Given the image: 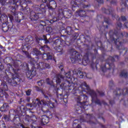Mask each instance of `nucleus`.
I'll list each match as a JSON object with an SVG mask.
<instances>
[{"label": "nucleus", "mask_w": 128, "mask_h": 128, "mask_svg": "<svg viewBox=\"0 0 128 128\" xmlns=\"http://www.w3.org/2000/svg\"><path fill=\"white\" fill-rule=\"evenodd\" d=\"M2 6H8L11 12V14L15 16V20L17 22H20L21 20H24V16L22 12H17L16 9L18 8V4L20 3L17 2L16 3V0H0Z\"/></svg>", "instance_id": "nucleus-1"}, {"label": "nucleus", "mask_w": 128, "mask_h": 128, "mask_svg": "<svg viewBox=\"0 0 128 128\" xmlns=\"http://www.w3.org/2000/svg\"><path fill=\"white\" fill-rule=\"evenodd\" d=\"M71 62L72 64H74L78 61L80 64H82L84 66H86L88 62V53L86 54L84 56L80 55L76 50H72L70 51Z\"/></svg>", "instance_id": "nucleus-2"}, {"label": "nucleus", "mask_w": 128, "mask_h": 128, "mask_svg": "<svg viewBox=\"0 0 128 128\" xmlns=\"http://www.w3.org/2000/svg\"><path fill=\"white\" fill-rule=\"evenodd\" d=\"M66 77L64 76L62 74H58L56 76V82L58 84H60V82L64 84V82H68L69 84L72 82V84L68 86V90H74V83L70 78V72L69 71L68 73L65 74Z\"/></svg>", "instance_id": "nucleus-3"}, {"label": "nucleus", "mask_w": 128, "mask_h": 128, "mask_svg": "<svg viewBox=\"0 0 128 128\" xmlns=\"http://www.w3.org/2000/svg\"><path fill=\"white\" fill-rule=\"evenodd\" d=\"M80 88L82 92H88L92 98V102H95L98 104H100V102L96 98V94L94 91L91 90L86 82H82L80 85Z\"/></svg>", "instance_id": "nucleus-4"}, {"label": "nucleus", "mask_w": 128, "mask_h": 128, "mask_svg": "<svg viewBox=\"0 0 128 128\" xmlns=\"http://www.w3.org/2000/svg\"><path fill=\"white\" fill-rule=\"evenodd\" d=\"M46 104H50V106L52 108H54V103H51L50 102H44V100H40L38 98H36V100H33L32 105L34 108H44V106H46Z\"/></svg>", "instance_id": "nucleus-5"}, {"label": "nucleus", "mask_w": 128, "mask_h": 128, "mask_svg": "<svg viewBox=\"0 0 128 128\" xmlns=\"http://www.w3.org/2000/svg\"><path fill=\"white\" fill-rule=\"evenodd\" d=\"M64 16H66L64 11H62V10H59L58 14H56V11H53L52 12V18H53L52 20L53 22H58L60 18H64Z\"/></svg>", "instance_id": "nucleus-6"}, {"label": "nucleus", "mask_w": 128, "mask_h": 128, "mask_svg": "<svg viewBox=\"0 0 128 128\" xmlns=\"http://www.w3.org/2000/svg\"><path fill=\"white\" fill-rule=\"evenodd\" d=\"M45 4H46V6L48 7V8H49L50 12H54V9L56 8V1L54 0H50L49 2H45Z\"/></svg>", "instance_id": "nucleus-7"}, {"label": "nucleus", "mask_w": 128, "mask_h": 128, "mask_svg": "<svg viewBox=\"0 0 128 128\" xmlns=\"http://www.w3.org/2000/svg\"><path fill=\"white\" fill-rule=\"evenodd\" d=\"M42 13L40 12H36V11H32L30 14V18L31 20H38L40 16V14Z\"/></svg>", "instance_id": "nucleus-8"}, {"label": "nucleus", "mask_w": 128, "mask_h": 128, "mask_svg": "<svg viewBox=\"0 0 128 128\" xmlns=\"http://www.w3.org/2000/svg\"><path fill=\"white\" fill-rule=\"evenodd\" d=\"M84 2V0H75V2L74 1L72 2V4L74 2V4L72 8H76V6H82L84 8H88V6H84V4L82 2Z\"/></svg>", "instance_id": "nucleus-9"}, {"label": "nucleus", "mask_w": 128, "mask_h": 128, "mask_svg": "<svg viewBox=\"0 0 128 128\" xmlns=\"http://www.w3.org/2000/svg\"><path fill=\"white\" fill-rule=\"evenodd\" d=\"M66 41L64 40H60L58 39L56 40L54 42L53 46L54 48L56 46H66Z\"/></svg>", "instance_id": "nucleus-10"}, {"label": "nucleus", "mask_w": 128, "mask_h": 128, "mask_svg": "<svg viewBox=\"0 0 128 128\" xmlns=\"http://www.w3.org/2000/svg\"><path fill=\"white\" fill-rule=\"evenodd\" d=\"M37 66L38 68H40V70H46V68H50V65L43 62H40Z\"/></svg>", "instance_id": "nucleus-11"}, {"label": "nucleus", "mask_w": 128, "mask_h": 128, "mask_svg": "<svg viewBox=\"0 0 128 128\" xmlns=\"http://www.w3.org/2000/svg\"><path fill=\"white\" fill-rule=\"evenodd\" d=\"M18 80V76H16V74H14L12 75V78L8 79V82L9 84H12V86H16L18 84V82H16V80Z\"/></svg>", "instance_id": "nucleus-12"}, {"label": "nucleus", "mask_w": 128, "mask_h": 128, "mask_svg": "<svg viewBox=\"0 0 128 128\" xmlns=\"http://www.w3.org/2000/svg\"><path fill=\"white\" fill-rule=\"evenodd\" d=\"M26 74L27 76V78L30 80L33 76H34L36 74V72L34 70H30L26 72Z\"/></svg>", "instance_id": "nucleus-13"}, {"label": "nucleus", "mask_w": 128, "mask_h": 128, "mask_svg": "<svg viewBox=\"0 0 128 128\" xmlns=\"http://www.w3.org/2000/svg\"><path fill=\"white\" fill-rule=\"evenodd\" d=\"M75 16H81V17L86 16V12L82 10H78L75 12Z\"/></svg>", "instance_id": "nucleus-14"}, {"label": "nucleus", "mask_w": 128, "mask_h": 128, "mask_svg": "<svg viewBox=\"0 0 128 128\" xmlns=\"http://www.w3.org/2000/svg\"><path fill=\"white\" fill-rule=\"evenodd\" d=\"M10 28V30H12V25L8 26V24H3L2 30H3V32H8V30Z\"/></svg>", "instance_id": "nucleus-15"}, {"label": "nucleus", "mask_w": 128, "mask_h": 128, "mask_svg": "<svg viewBox=\"0 0 128 128\" xmlns=\"http://www.w3.org/2000/svg\"><path fill=\"white\" fill-rule=\"evenodd\" d=\"M49 118L48 117L46 116H42V120H41V124H42L45 125L46 124H48L49 122Z\"/></svg>", "instance_id": "nucleus-16"}, {"label": "nucleus", "mask_w": 128, "mask_h": 128, "mask_svg": "<svg viewBox=\"0 0 128 128\" xmlns=\"http://www.w3.org/2000/svg\"><path fill=\"white\" fill-rule=\"evenodd\" d=\"M42 56L44 60H52V55L50 54V53L44 54Z\"/></svg>", "instance_id": "nucleus-17"}, {"label": "nucleus", "mask_w": 128, "mask_h": 128, "mask_svg": "<svg viewBox=\"0 0 128 128\" xmlns=\"http://www.w3.org/2000/svg\"><path fill=\"white\" fill-rule=\"evenodd\" d=\"M20 10H21V12H24V14H28L30 12V8L28 7H24V6H21Z\"/></svg>", "instance_id": "nucleus-18"}, {"label": "nucleus", "mask_w": 128, "mask_h": 128, "mask_svg": "<svg viewBox=\"0 0 128 128\" xmlns=\"http://www.w3.org/2000/svg\"><path fill=\"white\" fill-rule=\"evenodd\" d=\"M76 74H77L78 78H84L88 76L86 73L84 72H82L80 70L78 71Z\"/></svg>", "instance_id": "nucleus-19"}, {"label": "nucleus", "mask_w": 128, "mask_h": 128, "mask_svg": "<svg viewBox=\"0 0 128 128\" xmlns=\"http://www.w3.org/2000/svg\"><path fill=\"white\" fill-rule=\"evenodd\" d=\"M36 40L37 42H38V40H44V44H48V42H50V41L48 40L46 36L45 35H44L42 38H36Z\"/></svg>", "instance_id": "nucleus-20"}, {"label": "nucleus", "mask_w": 128, "mask_h": 128, "mask_svg": "<svg viewBox=\"0 0 128 128\" xmlns=\"http://www.w3.org/2000/svg\"><path fill=\"white\" fill-rule=\"evenodd\" d=\"M118 56H115L114 58L112 56L109 57V58L107 60V62H108V66H110V62H114L116 60H118Z\"/></svg>", "instance_id": "nucleus-21"}, {"label": "nucleus", "mask_w": 128, "mask_h": 128, "mask_svg": "<svg viewBox=\"0 0 128 128\" xmlns=\"http://www.w3.org/2000/svg\"><path fill=\"white\" fill-rule=\"evenodd\" d=\"M52 22H54L52 19L50 21L46 20V22L42 20L40 22V26H46L48 24H52Z\"/></svg>", "instance_id": "nucleus-22"}, {"label": "nucleus", "mask_w": 128, "mask_h": 128, "mask_svg": "<svg viewBox=\"0 0 128 128\" xmlns=\"http://www.w3.org/2000/svg\"><path fill=\"white\" fill-rule=\"evenodd\" d=\"M10 106H8V104H4L3 106L1 107L2 112H6V110H8V108Z\"/></svg>", "instance_id": "nucleus-23"}, {"label": "nucleus", "mask_w": 128, "mask_h": 128, "mask_svg": "<svg viewBox=\"0 0 128 128\" xmlns=\"http://www.w3.org/2000/svg\"><path fill=\"white\" fill-rule=\"evenodd\" d=\"M0 20H4V22H8V16L6 14H3L1 16Z\"/></svg>", "instance_id": "nucleus-24"}, {"label": "nucleus", "mask_w": 128, "mask_h": 128, "mask_svg": "<svg viewBox=\"0 0 128 128\" xmlns=\"http://www.w3.org/2000/svg\"><path fill=\"white\" fill-rule=\"evenodd\" d=\"M62 46H64L60 45V46H56L54 48L56 50V52H62L63 50Z\"/></svg>", "instance_id": "nucleus-25"}, {"label": "nucleus", "mask_w": 128, "mask_h": 128, "mask_svg": "<svg viewBox=\"0 0 128 128\" xmlns=\"http://www.w3.org/2000/svg\"><path fill=\"white\" fill-rule=\"evenodd\" d=\"M121 6H122V12H124V8H126V2L122 1Z\"/></svg>", "instance_id": "nucleus-26"}, {"label": "nucleus", "mask_w": 128, "mask_h": 128, "mask_svg": "<svg viewBox=\"0 0 128 128\" xmlns=\"http://www.w3.org/2000/svg\"><path fill=\"white\" fill-rule=\"evenodd\" d=\"M65 16H72V11L70 10L64 11Z\"/></svg>", "instance_id": "nucleus-27"}, {"label": "nucleus", "mask_w": 128, "mask_h": 128, "mask_svg": "<svg viewBox=\"0 0 128 128\" xmlns=\"http://www.w3.org/2000/svg\"><path fill=\"white\" fill-rule=\"evenodd\" d=\"M66 32L68 34L70 35L71 34H72V28L68 27L66 29Z\"/></svg>", "instance_id": "nucleus-28"}, {"label": "nucleus", "mask_w": 128, "mask_h": 128, "mask_svg": "<svg viewBox=\"0 0 128 128\" xmlns=\"http://www.w3.org/2000/svg\"><path fill=\"white\" fill-rule=\"evenodd\" d=\"M46 5L44 4H41L40 6V8H38L37 9L38 10L39 12L40 10H42L43 12H44V10H46Z\"/></svg>", "instance_id": "nucleus-29"}, {"label": "nucleus", "mask_w": 128, "mask_h": 128, "mask_svg": "<svg viewBox=\"0 0 128 128\" xmlns=\"http://www.w3.org/2000/svg\"><path fill=\"white\" fill-rule=\"evenodd\" d=\"M34 52L36 54V56H38L39 54H40V52L38 50L37 48H35L34 50Z\"/></svg>", "instance_id": "nucleus-30"}, {"label": "nucleus", "mask_w": 128, "mask_h": 128, "mask_svg": "<svg viewBox=\"0 0 128 128\" xmlns=\"http://www.w3.org/2000/svg\"><path fill=\"white\" fill-rule=\"evenodd\" d=\"M112 18H113V20H114V18H116V20H120V17H118V15L113 14L112 15Z\"/></svg>", "instance_id": "nucleus-31"}, {"label": "nucleus", "mask_w": 128, "mask_h": 128, "mask_svg": "<svg viewBox=\"0 0 128 128\" xmlns=\"http://www.w3.org/2000/svg\"><path fill=\"white\" fill-rule=\"evenodd\" d=\"M126 74H127L126 71H122L121 72L120 76H124V78H126Z\"/></svg>", "instance_id": "nucleus-32"}, {"label": "nucleus", "mask_w": 128, "mask_h": 128, "mask_svg": "<svg viewBox=\"0 0 128 128\" xmlns=\"http://www.w3.org/2000/svg\"><path fill=\"white\" fill-rule=\"evenodd\" d=\"M20 60H18V62L16 61L14 62L13 66L15 68H17V66H18V64H20Z\"/></svg>", "instance_id": "nucleus-33"}, {"label": "nucleus", "mask_w": 128, "mask_h": 128, "mask_svg": "<svg viewBox=\"0 0 128 128\" xmlns=\"http://www.w3.org/2000/svg\"><path fill=\"white\" fill-rule=\"evenodd\" d=\"M0 128H6V124H4V122H0Z\"/></svg>", "instance_id": "nucleus-34"}, {"label": "nucleus", "mask_w": 128, "mask_h": 128, "mask_svg": "<svg viewBox=\"0 0 128 128\" xmlns=\"http://www.w3.org/2000/svg\"><path fill=\"white\" fill-rule=\"evenodd\" d=\"M114 42H115V44H118V42L120 44H120H122V42H120V40H118V39L114 38Z\"/></svg>", "instance_id": "nucleus-35"}, {"label": "nucleus", "mask_w": 128, "mask_h": 128, "mask_svg": "<svg viewBox=\"0 0 128 128\" xmlns=\"http://www.w3.org/2000/svg\"><path fill=\"white\" fill-rule=\"evenodd\" d=\"M58 68H60V70H64V64L62 63H61L58 65Z\"/></svg>", "instance_id": "nucleus-36"}, {"label": "nucleus", "mask_w": 128, "mask_h": 128, "mask_svg": "<svg viewBox=\"0 0 128 128\" xmlns=\"http://www.w3.org/2000/svg\"><path fill=\"white\" fill-rule=\"evenodd\" d=\"M44 80H40V81L38 82V86H42V84H44Z\"/></svg>", "instance_id": "nucleus-37"}, {"label": "nucleus", "mask_w": 128, "mask_h": 128, "mask_svg": "<svg viewBox=\"0 0 128 128\" xmlns=\"http://www.w3.org/2000/svg\"><path fill=\"white\" fill-rule=\"evenodd\" d=\"M8 16L10 20V22H12L14 20V16L12 15V14H8Z\"/></svg>", "instance_id": "nucleus-38"}, {"label": "nucleus", "mask_w": 128, "mask_h": 128, "mask_svg": "<svg viewBox=\"0 0 128 128\" xmlns=\"http://www.w3.org/2000/svg\"><path fill=\"white\" fill-rule=\"evenodd\" d=\"M101 68H102V72H106V70H108L106 65H104V66L101 67Z\"/></svg>", "instance_id": "nucleus-39"}, {"label": "nucleus", "mask_w": 128, "mask_h": 128, "mask_svg": "<svg viewBox=\"0 0 128 128\" xmlns=\"http://www.w3.org/2000/svg\"><path fill=\"white\" fill-rule=\"evenodd\" d=\"M30 92H32V90L29 89L26 92V96H30Z\"/></svg>", "instance_id": "nucleus-40"}, {"label": "nucleus", "mask_w": 128, "mask_h": 128, "mask_svg": "<svg viewBox=\"0 0 128 128\" xmlns=\"http://www.w3.org/2000/svg\"><path fill=\"white\" fill-rule=\"evenodd\" d=\"M15 2H16V4L17 2H20V4H18V6H20V8H22V6H23L22 5V2H20V0H19L18 1H17V2L15 0Z\"/></svg>", "instance_id": "nucleus-41"}, {"label": "nucleus", "mask_w": 128, "mask_h": 128, "mask_svg": "<svg viewBox=\"0 0 128 128\" xmlns=\"http://www.w3.org/2000/svg\"><path fill=\"white\" fill-rule=\"evenodd\" d=\"M97 2L99 4H104V0H96Z\"/></svg>", "instance_id": "nucleus-42"}, {"label": "nucleus", "mask_w": 128, "mask_h": 128, "mask_svg": "<svg viewBox=\"0 0 128 128\" xmlns=\"http://www.w3.org/2000/svg\"><path fill=\"white\" fill-rule=\"evenodd\" d=\"M25 54H26V56H27V58H30V55L28 52H25Z\"/></svg>", "instance_id": "nucleus-43"}, {"label": "nucleus", "mask_w": 128, "mask_h": 128, "mask_svg": "<svg viewBox=\"0 0 128 128\" xmlns=\"http://www.w3.org/2000/svg\"><path fill=\"white\" fill-rule=\"evenodd\" d=\"M121 20L123 21L124 22L126 21V17L124 16H121Z\"/></svg>", "instance_id": "nucleus-44"}, {"label": "nucleus", "mask_w": 128, "mask_h": 128, "mask_svg": "<svg viewBox=\"0 0 128 128\" xmlns=\"http://www.w3.org/2000/svg\"><path fill=\"white\" fill-rule=\"evenodd\" d=\"M98 93L99 94L100 96H104V92L98 91Z\"/></svg>", "instance_id": "nucleus-45"}, {"label": "nucleus", "mask_w": 128, "mask_h": 128, "mask_svg": "<svg viewBox=\"0 0 128 128\" xmlns=\"http://www.w3.org/2000/svg\"><path fill=\"white\" fill-rule=\"evenodd\" d=\"M4 118L5 119V120H8V117L6 115L4 116Z\"/></svg>", "instance_id": "nucleus-46"}, {"label": "nucleus", "mask_w": 128, "mask_h": 128, "mask_svg": "<svg viewBox=\"0 0 128 128\" xmlns=\"http://www.w3.org/2000/svg\"><path fill=\"white\" fill-rule=\"evenodd\" d=\"M25 118L27 122H30V117L29 116H26Z\"/></svg>", "instance_id": "nucleus-47"}, {"label": "nucleus", "mask_w": 128, "mask_h": 128, "mask_svg": "<svg viewBox=\"0 0 128 128\" xmlns=\"http://www.w3.org/2000/svg\"><path fill=\"white\" fill-rule=\"evenodd\" d=\"M106 14H110V11L108 10H105Z\"/></svg>", "instance_id": "nucleus-48"}, {"label": "nucleus", "mask_w": 128, "mask_h": 128, "mask_svg": "<svg viewBox=\"0 0 128 128\" xmlns=\"http://www.w3.org/2000/svg\"><path fill=\"white\" fill-rule=\"evenodd\" d=\"M108 20H109L108 18H104V22H106V24H109Z\"/></svg>", "instance_id": "nucleus-49"}, {"label": "nucleus", "mask_w": 128, "mask_h": 128, "mask_svg": "<svg viewBox=\"0 0 128 128\" xmlns=\"http://www.w3.org/2000/svg\"><path fill=\"white\" fill-rule=\"evenodd\" d=\"M122 36H128V34L127 32H124V34H122Z\"/></svg>", "instance_id": "nucleus-50"}, {"label": "nucleus", "mask_w": 128, "mask_h": 128, "mask_svg": "<svg viewBox=\"0 0 128 128\" xmlns=\"http://www.w3.org/2000/svg\"><path fill=\"white\" fill-rule=\"evenodd\" d=\"M50 30H52V27H50V26L46 27V30H48V32H50Z\"/></svg>", "instance_id": "nucleus-51"}, {"label": "nucleus", "mask_w": 128, "mask_h": 128, "mask_svg": "<svg viewBox=\"0 0 128 128\" xmlns=\"http://www.w3.org/2000/svg\"><path fill=\"white\" fill-rule=\"evenodd\" d=\"M46 82H47V84H52V82H50L48 78L46 79Z\"/></svg>", "instance_id": "nucleus-52"}, {"label": "nucleus", "mask_w": 128, "mask_h": 128, "mask_svg": "<svg viewBox=\"0 0 128 128\" xmlns=\"http://www.w3.org/2000/svg\"><path fill=\"white\" fill-rule=\"evenodd\" d=\"M42 2H44V4H46V2H50V0H42Z\"/></svg>", "instance_id": "nucleus-53"}, {"label": "nucleus", "mask_w": 128, "mask_h": 128, "mask_svg": "<svg viewBox=\"0 0 128 128\" xmlns=\"http://www.w3.org/2000/svg\"><path fill=\"white\" fill-rule=\"evenodd\" d=\"M118 26L119 28H122V23L120 22L118 24Z\"/></svg>", "instance_id": "nucleus-54"}, {"label": "nucleus", "mask_w": 128, "mask_h": 128, "mask_svg": "<svg viewBox=\"0 0 128 128\" xmlns=\"http://www.w3.org/2000/svg\"><path fill=\"white\" fill-rule=\"evenodd\" d=\"M124 24L126 28H128V22H126Z\"/></svg>", "instance_id": "nucleus-55"}, {"label": "nucleus", "mask_w": 128, "mask_h": 128, "mask_svg": "<svg viewBox=\"0 0 128 128\" xmlns=\"http://www.w3.org/2000/svg\"><path fill=\"white\" fill-rule=\"evenodd\" d=\"M76 122V120H75L74 122V124H73V126H76V122Z\"/></svg>", "instance_id": "nucleus-56"}, {"label": "nucleus", "mask_w": 128, "mask_h": 128, "mask_svg": "<svg viewBox=\"0 0 128 128\" xmlns=\"http://www.w3.org/2000/svg\"><path fill=\"white\" fill-rule=\"evenodd\" d=\"M73 74H76V70H73Z\"/></svg>", "instance_id": "nucleus-57"}, {"label": "nucleus", "mask_w": 128, "mask_h": 128, "mask_svg": "<svg viewBox=\"0 0 128 128\" xmlns=\"http://www.w3.org/2000/svg\"><path fill=\"white\" fill-rule=\"evenodd\" d=\"M76 36L74 37V38H75V39L76 38H78V34H76Z\"/></svg>", "instance_id": "nucleus-58"}, {"label": "nucleus", "mask_w": 128, "mask_h": 128, "mask_svg": "<svg viewBox=\"0 0 128 128\" xmlns=\"http://www.w3.org/2000/svg\"><path fill=\"white\" fill-rule=\"evenodd\" d=\"M26 0V2H30V0Z\"/></svg>", "instance_id": "nucleus-59"}, {"label": "nucleus", "mask_w": 128, "mask_h": 128, "mask_svg": "<svg viewBox=\"0 0 128 128\" xmlns=\"http://www.w3.org/2000/svg\"><path fill=\"white\" fill-rule=\"evenodd\" d=\"M44 48H48V46H46V45H45V46H44Z\"/></svg>", "instance_id": "nucleus-60"}, {"label": "nucleus", "mask_w": 128, "mask_h": 128, "mask_svg": "<svg viewBox=\"0 0 128 128\" xmlns=\"http://www.w3.org/2000/svg\"><path fill=\"white\" fill-rule=\"evenodd\" d=\"M8 66H12V65H11L10 64H8Z\"/></svg>", "instance_id": "nucleus-61"}, {"label": "nucleus", "mask_w": 128, "mask_h": 128, "mask_svg": "<svg viewBox=\"0 0 128 128\" xmlns=\"http://www.w3.org/2000/svg\"><path fill=\"white\" fill-rule=\"evenodd\" d=\"M44 97L46 98H48V96H46V95H44Z\"/></svg>", "instance_id": "nucleus-62"}, {"label": "nucleus", "mask_w": 128, "mask_h": 128, "mask_svg": "<svg viewBox=\"0 0 128 128\" xmlns=\"http://www.w3.org/2000/svg\"><path fill=\"white\" fill-rule=\"evenodd\" d=\"M54 102H56V104L58 103V101H56V100H54Z\"/></svg>", "instance_id": "nucleus-63"}, {"label": "nucleus", "mask_w": 128, "mask_h": 128, "mask_svg": "<svg viewBox=\"0 0 128 128\" xmlns=\"http://www.w3.org/2000/svg\"><path fill=\"white\" fill-rule=\"evenodd\" d=\"M114 1H112L111 2H112V4H114Z\"/></svg>", "instance_id": "nucleus-64"}]
</instances>
